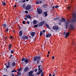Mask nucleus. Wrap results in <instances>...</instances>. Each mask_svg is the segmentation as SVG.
I'll use <instances>...</instances> for the list:
<instances>
[{
  "instance_id": "obj_18",
  "label": "nucleus",
  "mask_w": 76,
  "mask_h": 76,
  "mask_svg": "<svg viewBox=\"0 0 76 76\" xmlns=\"http://www.w3.org/2000/svg\"><path fill=\"white\" fill-rule=\"evenodd\" d=\"M15 62H12V66L13 67H14V66H15Z\"/></svg>"
},
{
  "instance_id": "obj_25",
  "label": "nucleus",
  "mask_w": 76,
  "mask_h": 76,
  "mask_svg": "<svg viewBox=\"0 0 76 76\" xmlns=\"http://www.w3.org/2000/svg\"><path fill=\"white\" fill-rule=\"evenodd\" d=\"M66 37H69V33H66Z\"/></svg>"
},
{
  "instance_id": "obj_30",
  "label": "nucleus",
  "mask_w": 76,
  "mask_h": 76,
  "mask_svg": "<svg viewBox=\"0 0 76 76\" xmlns=\"http://www.w3.org/2000/svg\"><path fill=\"white\" fill-rule=\"evenodd\" d=\"M17 74H18V75H21V73L19 72H17Z\"/></svg>"
},
{
  "instance_id": "obj_34",
  "label": "nucleus",
  "mask_w": 76,
  "mask_h": 76,
  "mask_svg": "<svg viewBox=\"0 0 76 76\" xmlns=\"http://www.w3.org/2000/svg\"><path fill=\"white\" fill-rule=\"evenodd\" d=\"M25 60V58H22L21 59V61H24Z\"/></svg>"
},
{
  "instance_id": "obj_41",
  "label": "nucleus",
  "mask_w": 76,
  "mask_h": 76,
  "mask_svg": "<svg viewBox=\"0 0 76 76\" xmlns=\"http://www.w3.org/2000/svg\"><path fill=\"white\" fill-rule=\"evenodd\" d=\"M23 24H25V21H23Z\"/></svg>"
},
{
  "instance_id": "obj_36",
  "label": "nucleus",
  "mask_w": 76,
  "mask_h": 76,
  "mask_svg": "<svg viewBox=\"0 0 76 76\" xmlns=\"http://www.w3.org/2000/svg\"><path fill=\"white\" fill-rule=\"evenodd\" d=\"M6 26H7L6 24H3V26L4 27H6Z\"/></svg>"
},
{
  "instance_id": "obj_33",
  "label": "nucleus",
  "mask_w": 76,
  "mask_h": 76,
  "mask_svg": "<svg viewBox=\"0 0 76 76\" xmlns=\"http://www.w3.org/2000/svg\"><path fill=\"white\" fill-rule=\"evenodd\" d=\"M2 5H3V6H5V5H6V3L4 2H3Z\"/></svg>"
},
{
  "instance_id": "obj_21",
  "label": "nucleus",
  "mask_w": 76,
  "mask_h": 76,
  "mask_svg": "<svg viewBox=\"0 0 76 76\" xmlns=\"http://www.w3.org/2000/svg\"><path fill=\"white\" fill-rule=\"evenodd\" d=\"M20 36H21L22 35V31H20L19 32Z\"/></svg>"
},
{
  "instance_id": "obj_13",
  "label": "nucleus",
  "mask_w": 76,
  "mask_h": 76,
  "mask_svg": "<svg viewBox=\"0 0 76 76\" xmlns=\"http://www.w3.org/2000/svg\"><path fill=\"white\" fill-rule=\"evenodd\" d=\"M26 18H28V19H31V16L29 15H26Z\"/></svg>"
},
{
  "instance_id": "obj_44",
  "label": "nucleus",
  "mask_w": 76,
  "mask_h": 76,
  "mask_svg": "<svg viewBox=\"0 0 76 76\" xmlns=\"http://www.w3.org/2000/svg\"><path fill=\"white\" fill-rule=\"evenodd\" d=\"M27 23H28V24H29V23H30L28 21H27Z\"/></svg>"
},
{
  "instance_id": "obj_64",
  "label": "nucleus",
  "mask_w": 76,
  "mask_h": 76,
  "mask_svg": "<svg viewBox=\"0 0 76 76\" xmlns=\"http://www.w3.org/2000/svg\"><path fill=\"white\" fill-rule=\"evenodd\" d=\"M55 74H54L52 76H55Z\"/></svg>"
},
{
  "instance_id": "obj_35",
  "label": "nucleus",
  "mask_w": 76,
  "mask_h": 76,
  "mask_svg": "<svg viewBox=\"0 0 76 76\" xmlns=\"http://www.w3.org/2000/svg\"><path fill=\"white\" fill-rule=\"evenodd\" d=\"M59 7V6H58L57 5V6H55V8H56V9H57V7L58 8Z\"/></svg>"
},
{
  "instance_id": "obj_10",
  "label": "nucleus",
  "mask_w": 76,
  "mask_h": 76,
  "mask_svg": "<svg viewBox=\"0 0 76 76\" xmlns=\"http://www.w3.org/2000/svg\"><path fill=\"white\" fill-rule=\"evenodd\" d=\"M22 39H28V37L26 36H23L22 37Z\"/></svg>"
},
{
  "instance_id": "obj_52",
  "label": "nucleus",
  "mask_w": 76,
  "mask_h": 76,
  "mask_svg": "<svg viewBox=\"0 0 76 76\" xmlns=\"http://www.w3.org/2000/svg\"><path fill=\"white\" fill-rule=\"evenodd\" d=\"M3 76H8L6 75H3Z\"/></svg>"
},
{
  "instance_id": "obj_56",
  "label": "nucleus",
  "mask_w": 76,
  "mask_h": 76,
  "mask_svg": "<svg viewBox=\"0 0 76 76\" xmlns=\"http://www.w3.org/2000/svg\"><path fill=\"white\" fill-rule=\"evenodd\" d=\"M40 67H41V65H40L38 66V68H39Z\"/></svg>"
},
{
  "instance_id": "obj_50",
  "label": "nucleus",
  "mask_w": 76,
  "mask_h": 76,
  "mask_svg": "<svg viewBox=\"0 0 76 76\" xmlns=\"http://www.w3.org/2000/svg\"><path fill=\"white\" fill-rule=\"evenodd\" d=\"M56 20H58V17H57L56 18Z\"/></svg>"
},
{
  "instance_id": "obj_19",
  "label": "nucleus",
  "mask_w": 76,
  "mask_h": 76,
  "mask_svg": "<svg viewBox=\"0 0 76 76\" xmlns=\"http://www.w3.org/2000/svg\"><path fill=\"white\" fill-rule=\"evenodd\" d=\"M35 32H32L31 33V35L32 36V37H34L35 36Z\"/></svg>"
},
{
  "instance_id": "obj_61",
  "label": "nucleus",
  "mask_w": 76,
  "mask_h": 76,
  "mask_svg": "<svg viewBox=\"0 0 76 76\" xmlns=\"http://www.w3.org/2000/svg\"><path fill=\"white\" fill-rule=\"evenodd\" d=\"M47 57H49V55H48V56H47Z\"/></svg>"
},
{
  "instance_id": "obj_1",
  "label": "nucleus",
  "mask_w": 76,
  "mask_h": 76,
  "mask_svg": "<svg viewBox=\"0 0 76 76\" xmlns=\"http://www.w3.org/2000/svg\"><path fill=\"white\" fill-rule=\"evenodd\" d=\"M34 61H36L37 64H38L39 62L41 61V60H40V56H36L34 58Z\"/></svg>"
},
{
  "instance_id": "obj_42",
  "label": "nucleus",
  "mask_w": 76,
  "mask_h": 76,
  "mask_svg": "<svg viewBox=\"0 0 76 76\" xmlns=\"http://www.w3.org/2000/svg\"><path fill=\"white\" fill-rule=\"evenodd\" d=\"M40 70H41V68L39 67L38 69V71H40Z\"/></svg>"
},
{
  "instance_id": "obj_38",
  "label": "nucleus",
  "mask_w": 76,
  "mask_h": 76,
  "mask_svg": "<svg viewBox=\"0 0 76 76\" xmlns=\"http://www.w3.org/2000/svg\"><path fill=\"white\" fill-rule=\"evenodd\" d=\"M38 25H35L34 26V27L35 28H37V27H38Z\"/></svg>"
},
{
  "instance_id": "obj_23",
  "label": "nucleus",
  "mask_w": 76,
  "mask_h": 76,
  "mask_svg": "<svg viewBox=\"0 0 76 76\" xmlns=\"http://www.w3.org/2000/svg\"><path fill=\"white\" fill-rule=\"evenodd\" d=\"M11 47H12V44H10L9 45V50H10V49H11Z\"/></svg>"
},
{
  "instance_id": "obj_14",
  "label": "nucleus",
  "mask_w": 76,
  "mask_h": 76,
  "mask_svg": "<svg viewBox=\"0 0 76 76\" xmlns=\"http://www.w3.org/2000/svg\"><path fill=\"white\" fill-rule=\"evenodd\" d=\"M24 62H25L26 64H27L29 62V61H28V59H26L25 60H24Z\"/></svg>"
},
{
  "instance_id": "obj_55",
  "label": "nucleus",
  "mask_w": 76,
  "mask_h": 76,
  "mask_svg": "<svg viewBox=\"0 0 76 76\" xmlns=\"http://www.w3.org/2000/svg\"><path fill=\"white\" fill-rule=\"evenodd\" d=\"M12 76H15V75H13V74H12Z\"/></svg>"
},
{
  "instance_id": "obj_48",
  "label": "nucleus",
  "mask_w": 76,
  "mask_h": 76,
  "mask_svg": "<svg viewBox=\"0 0 76 76\" xmlns=\"http://www.w3.org/2000/svg\"><path fill=\"white\" fill-rule=\"evenodd\" d=\"M43 32H45V30H43Z\"/></svg>"
},
{
  "instance_id": "obj_47",
  "label": "nucleus",
  "mask_w": 76,
  "mask_h": 76,
  "mask_svg": "<svg viewBox=\"0 0 76 76\" xmlns=\"http://www.w3.org/2000/svg\"><path fill=\"white\" fill-rule=\"evenodd\" d=\"M49 76H52V75H51V74H49Z\"/></svg>"
},
{
  "instance_id": "obj_54",
  "label": "nucleus",
  "mask_w": 76,
  "mask_h": 76,
  "mask_svg": "<svg viewBox=\"0 0 76 76\" xmlns=\"http://www.w3.org/2000/svg\"><path fill=\"white\" fill-rule=\"evenodd\" d=\"M67 36H66L65 37V38H67Z\"/></svg>"
},
{
  "instance_id": "obj_29",
  "label": "nucleus",
  "mask_w": 76,
  "mask_h": 76,
  "mask_svg": "<svg viewBox=\"0 0 76 76\" xmlns=\"http://www.w3.org/2000/svg\"><path fill=\"white\" fill-rule=\"evenodd\" d=\"M22 70V68H20L18 70V72H20Z\"/></svg>"
},
{
  "instance_id": "obj_31",
  "label": "nucleus",
  "mask_w": 76,
  "mask_h": 76,
  "mask_svg": "<svg viewBox=\"0 0 76 76\" xmlns=\"http://www.w3.org/2000/svg\"><path fill=\"white\" fill-rule=\"evenodd\" d=\"M6 67L7 69H9V68L10 67L9 66H8L7 65H6Z\"/></svg>"
},
{
  "instance_id": "obj_53",
  "label": "nucleus",
  "mask_w": 76,
  "mask_h": 76,
  "mask_svg": "<svg viewBox=\"0 0 76 76\" xmlns=\"http://www.w3.org/2000/svg\"><path fill=\"white\" fill-rule=\"evenodd\" d=\"M57 20L56 19V18H55L54 19V20Z\"/></svg>"
},
{
  "instance_id": "obj_45",
  "label": "nucleus",
  "mask_w": 76,
  "mask_h": 76,
  "mask_svg": "<svg viewBox=\"0 0 76 76\" xmlns=\"http://www.w3.org/2000/svg\"><path fill=\"white\" fill-rule=\"evenodd\" d=\"M25 1H26L25 0H24L23 2V3H25Z\"/></svg>"
},
{
  "instance_id": "obj_9",
  "label": "nucleus",
  "mask_w": 76,
  "mask_h": 76,
  "mask_svg": "<svg viewBox=\"0 0 76 76\" xmlns=\"http://www.w3.org/2000/svg\"><path fill=\"white\" fill-rule=\"evenodd\" d=\"M28 70H29V67H26L24 69V70L25 72H26L28 71Z\"/></svg>"
},
{
  "instance_id": "obj_40",
  "label": "nucleus",
  "mask_w": 76,
  "mask_h": 76,
  "mask_svg": "<svg viewBox=\"0 0 76 76\" xmlns=\"http://www.w3.org/2000/svg\"><path fill=\"white\" fill-rule=\"evenodd\" d=\"M44 75V72H42L40 76H43Z\"/></svg>"
},
{
  "instance_id": "obj_63",
  "label": "nucleus",
  "mask_w": 76,
  "mask_h": 76,
  "mask_svg": "<svg viewBox=\"0 0 76 76\" xmlns=\"http://www.w3.org/2000/svg\"><path fill=\"white\" fill-rule=\"evenodd\" d=\"M66 0H64V2H66Z\"/></svg>"
},
{
  "instance_id": "obj_62",
  "label": "nucleus",
  "mask_w": 76,
  "mask_h": 76,
  "mask_svg": "<svg viewBox=\"0 0 76 76\" xmlns=\"http://www.w3.org/2000/svg\"><path fill=\"white\" fill-rule=\"evenodd\" d=\"M48 54H50V51H48Z\"/></svg>"
},
{
  "instance_id": "obj_2",
  "label": "nucleus",
  "mask_w": 76,
  "mask_h": 76,
  "mask_svg": "<svg viewBox=\"0 0 76 76\" xmlns=\"http://www.w3.org/2000/svg\"><path fill=\"white\" fill-rule=\"evenodd\" d=\"M65 19L64 18H62V19H61L60 20L59 22V23H58V25H61V22H65Z\"/></svg>"
},
{
  "instance_id": "obj_27",
  "label": "nucleus",
  "mask_w": 76,
  "mask_h": 76,
  "mask_svg": "<svg viewBox=\"0 0 76 76\" xmlns=\"http://www.w3.org/2000/svg\"><path fill=\"white\" fill-rule=\"evenodd\" d=\"M25 4H24L23 5V8H24V9H25V7L26 6L25 5Z\"/></svg>"
},
{
  "instance_id": "obj_20",
  "label": "nucleus",
  "mask_w": 76,
  "mask_h": 76,
  "mask_svg": "<svg viewBox=\"0 0 76 76\" xmlns=\"http://www.w3.org/2000/svg\"><path fill=\"white\" fill-rule=\"evenodd\" d=\"M42 72V70H40L39 72L38 73H37V75H39V74L41 73Z\"/></svg>"
},
{
  "instance_id": "obj_8",
  "label": "nucleus",
  "mask_w": 76,
  "mask_h": 76,
  "mask_svg": "<svg viewBox=\"0 0 76 76\" xmlns=\"http://www.w3.org/2000/svg\"><path fill=\"white\" fill-rule=\"evenodd\" d=\"M32 74H33V71L32 70L30 71L28 73V75L29 76L32 75Z\"/></svg>"
},
{
  "instance_id": "obj_59",
  "label": "nucleus",
  "mask_w": 76,
  "mask_h": 76,
  "mask_svg": "<svg viewBox=\"0 0 76 76\" xmlns=\"http://www.w3.org/2000/svg\"><path fill=\"white\" fill-rule=\"evenodd\" d=\"M12 57V55H11L10 56V57Z\"/></svg>"
},
{
  "instance_id": "obj_57",
  "label": "nucleus",
  "mask_w": 76,
  "mask_h": 76,
  "mask_svg": "<svg viewBox=\"0 0 76 76\" xmlns=\"http://www.w3.org/2000/svg\"><path fill=\"white\" fill-rule=\"evenodd\" d=\"M24 19H26V20H27V18H24Z\"/></svg>"
},
{
  "instance_id": "obj_37",
  "label": "nucleus",
  "mask_w": 76,
  "mask_h": 76,
  "mask_svg": "<svg viewBox=\"0 0 76 76\" xmlns=\"http://www.w3.org/2000/svg\"><path fill=\"white\" fill-rule=\"evenodd\" d=\"M9 31V29L8 28H7L5 30V32H7Z\"/></svg>"
},
{
  "instance_id": "obj_15",
  "label": "nucleus",
  "mask_w": 76,
  "mask_h": 76,
  "mask_svg": "<svg viewBox=\"0 0 76 76\" xmlns=\"http://www.w3.org/2000/svg\"><path fill=\"white\" fill-rule=\"evenodd\" d=\"M42 3V1H37L36 4H39V3Z\"/></svg>"
},
{
  "instance_id": "obj_26",
  "label": "nucleus",
  "mask_w": 76,
  "mask_h": 76,
  "mask_svg": "<svg viewBox=\"0 0 76 76\" xmlns=\"http://www.w3.org/2000/svg\"><path fill=\"white\" fill-rule=\"evenodd\" d=\"M73 22H76V17H75L73 20Z\"/></svg>"
},
{
  "instance_id": "obj_58",
  "label": "nucleus",
  "mask_w": 76,
  "mask_h": 76,
  "mask_svg": "<svg viewBox=\"0 0 76 76\" xmlns=\"http://www.w3.org/2000/svg\"><path fill=\"white\" fill-rule=\"evenodd\" d=\"M54 7H55L54 6H53L52 8L53 9H54Z\"/></svg>"
},
{
  "instance_id": "obj_39",
  "label": "nucleus",
  "mask_w": 76,
  "mask_h": 76,
  "mask_svg": "<svg viewBox=\"0 0 76 76\" xmlns=\"http://www.w3.org/2000/svg\"><path fill=\"white\" fill-rule=\"evenodd\" d=\"M14 53V50H12L11 51V53Z\"/></svg>"
},
{
  "instance_id": "obj_51",
  "label": "nucleus",
  "mask_w": 76,
  "mask_h": 76,
  "mask_svg": "<svg viewBox=\"0 0 76 76\" xmlns=\"http://www.w3.org/2000/svg\"><path fill=\"white\" fill-rule=\"evenodd\" d=\"M14 7H17V5H15L14 6Z\"/></svg>"
},
{
  "instance_id": "obj_46",
  "label": "nucleus",
  "mask_w": 76,
  "mask_h": 76,
  "mask_svg": "<svg viewBox=\"0 0 76 76\" xmlns=\"http://www.w3.org/2000/svg\"><path fill=\"white\" fill-rule=\"evenodd\" d=\"M37 72V69H36L35 70V72Z\"/></svg>"
},
{
  "instance_id": "obj_22",
  "label": "nucleus",
  "mask_w": 76,
  "mask_h": 76,
  "mask_svg": "<svg viewBox=\"0 0 76 76\" xmlns=\"http://www.w3.org/2000/svg\"><path fill=\"white\" fill-rule=\"evenodd\" d=\"M37 21L36 20H34L33 22V24H37Z\"/></svg>"
},
{
  "instance_id": "obj_32",
  "label": "nucleus",
  "mask_w": 76,
  "mask_h": 76,
  "mask_svg": "<svg viewBox=\"0 0 76 76\" xmlns=\"http://www.w3.org/2000/svg\"><path fill=\"white\" fill-rule=\"evenodd\" d=\"M17 72V70H13L11 71L12 72Z\"/></svg>"
},
{
  "instance_id": "obj_12",
  "label": "nucleus",
  "mask_w": 76,
  "mask_h": 76,
  "mask_svg": "<svg viewBox=\"0 0 76 76\" xmlns=\"http://www.w3.org/2000/svg\"><path fill=\"white\" fill-rule=\"evenodd\" d=\"M51 36V34H48L46 35V38H49Z\"/></svg>"
},
{
  "instance_id": "obj_5",
  "label": "nucleus",
  "mask_w": 76,
  "mask_h": 76,
  "mask_svg": "<svg viewBox=\"0 0 76 76\" xmlns=\"http://www.w3.org/2000/svg\"><path fill=\"white\" fill-rule=\"evenodd\" d=\"M37 13L39 14H41L42 13V10L41 9H37Z\"/></svg>"
},
{
  "instance_id": "obj_3",
  "label": "nucleus",
  "mask_w": 76,
  "mask_h": 76,
  "mask_svg": "<svg viewBox=\"0 0 76 76\" xmlns=\"http://www.w3.org/2000/svg\"><path fill=\"white\" fill-rule=\"evenodd\" d=\"M44 23H45V21H43L39 23L38 26H42L43 25H44Z\"/></svg>"
},
{
  "instance_id": "obj_28",
  "label": "nucleus",
  "mask_w": 76,
  "mask_h": 76,
  "mask_svg": "<svg viewBox=\"0 0 76 76\" xmlns=\"http://www.w3.org/2000/svg\"><path fill=\"white\" fill-rule=\"evenodd\" d=\"M43 33H42V31H41L40 33V36H41L42 35Z\"/></svg>"
},
{
  "instance_id": "obj_11",
  "label": "nucleus",
  "mask_w": 76,
  "mask_h": 76,
  "mask_svg": "<svg viewBox=\"0 0 76 76\" xmlns=\"http://www.w3.org/2000/svg\"><path fill=\"white\" fill-rule=\"evenodd\" d=\"M69 28L71 29H74V27H73V26L72 25H70L69 26Z\"/></svg>"
},
{
  "instance_id": "obj_60",
  "label": "nucleus",
  "mask_w": 76,
  "mask_h": 76,
  "mask_svg": "<svg viewBox=\"0 0 76 76\" xmlns=\"http://www.w3.org/2000/svg\"><path fill=\"white\" fill-rule=\"evenodd\" d=\"M64 35H65V34H66V32H64Z\"/></svg>"
},
{
  "instance_id": "obj_6",
  "label": "nucleus",
  "mask_w": 76,
  "mask_h": 76,
  "mask_svg": "<svg viewBox=\"0 0 76 76\" xmlns=\"http://www.w3.org/2000/svg\"><path fill=\"white\" fill-rule=\"evenodd\" d=\"M69 21H66L65 22V28L66 29H67V26H68V24H69Z\"/></svg>"
},
{
  "instance_id": "obj_17",
  "label": "nucleus",
  "mask_w": 76,
  "mask_h": 76,
  "mask_svg": "<svg viewBox=\"0 0 76 76\" xmlns=\"http://www.w3.org/2000/svg\"><path fill=\"white\" fill-rule=\"evenodd\" d=\"M45 25L46 27L47 28H48V29H50V26H49V25L48 24H45Z\"/></svg>"
},
{
  "instance_id": "obj_43",
  "label": "nucleus",
  "mask_w": 76,
  "mask_h": 76,
  "mask_svg": "<svg viewBox=\"0 0 76 76\" xmlns=\"http://www.w3.org/2000/svg\"><path fill=\"white\" fill-rule=\"evenodd\" d=\"M25 12L26 13H28V11H26Z\"/></svg>"
},
{
  "instance_id": "obj_24",
  "label": "nucleus",
  "mask_w": 76,
  "mask_h": 76,
  "mask_svg": "<svg viewBox=\"0 0 76 76\" xmlns=\"http://www.w3.org/2000/svg\"><path fill=\"white\" fill-rule=\"evenodd\" d=\"M9 67H10V63L9 62H7V65Z\"/></svg>"
},
{
  "instance_id": "obj_49",
  "label": "nucleus",
  "mask_w": 76,
  "mask_h": 76,
  "mask_svg": "<svg viewBox=\"0 0 76 76\" xmlns=\"http://www.w3.org/2000/svg\"><path fill=\"white\" fill-rule=\"evenodd\" d=\"M52 59H54V56H53L52 57Z\"/></svg>"
},
{
  "instance_id": "obj_4",
  "label": "nucleus",
  "mask_w": 76,
  "mask_h": 76,
  "mask_svg": "<svg viewBox=\"0 0 76 76\" xmlns=\"http://www.w3.org/2000/svg\"><path fill=\"white\" fill-rule=\"evenodd\" d=\"M31 8V6L29 5H27L25 7L26 10H29Z\"/></svg>"
},
{
  "instance_id": "obj_7",
  "label": "nucleus",
  "mask_w": 76,
  "mask_h": 76,
  "mask_svg": "<svg viewBox=\"0 0 76 76\" xmlns=\"http://www.w3.org/2000/svg\"><path fill=\"white\" fill-rule=\"evenodd\" d=\"M53 28L54 30H56V31H57L58 29V27L57 26H53Z\"/></svg>"
},
{
  "instance_id": "obj_16",
  "label": "nucleus",
  "mask_w": 76,
  "mask_h": 76,
  "mask_svg": "<svg viewBox=\"0 0 76 76\" xmlns=\"http://www.w3.org/2000/svg\"><path fill=\"white\" fill-rule=\"evenodd\" d=\"M44 15H45V17H47L48 14H47V12H45L44 13Z\"/></svg>"
}]
</instances>
